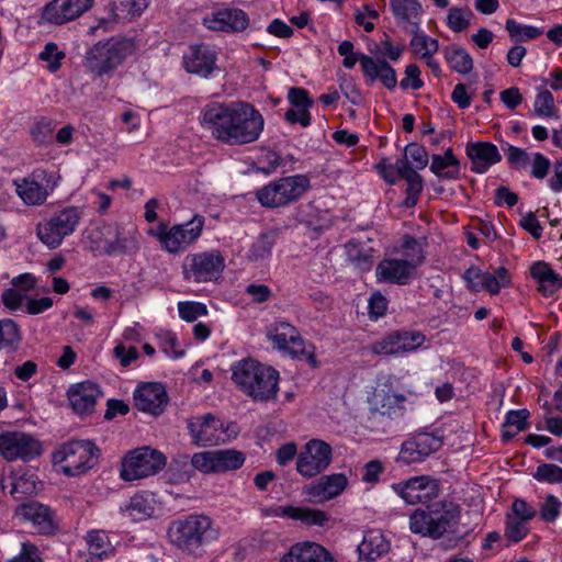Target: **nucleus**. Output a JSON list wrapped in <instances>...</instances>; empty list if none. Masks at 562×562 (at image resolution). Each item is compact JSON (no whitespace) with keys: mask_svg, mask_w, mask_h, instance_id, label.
Segmentation results:
<instances>
[{"mask_svg":"<svg viewBox=\"0 0 562 562\" xmlns=\"http://www.w3.org/2000/svg\"><path fill=\"white\" fill-rule=\"evenodd\" d=\"M201 124L224 144L246 145L259 139L265 120L248 102H213L203 109Z\"/></svg>","mask_w":562,"mask_h":562,"instance_id":"obj_1","label":"nucleus"},{"mask_svg":"<svg viewBox=\"0 0 562 562\" xmlns=\"http://www.w3.org/2000/svg\"><path fill=\"white\" fill-rule=\"evenodd\" d=\"M232 379L248 396L266 401L278 393L279 372L254 359H243L232 368Z\"/></svg>","mask_w":562,"mask_h":562,"instance_id":"obj_2","label":"nucleus"},{"mask_svg":"<svg viewBox=\"0 0 562 562\" xmlns=\"http://www.w3.org/2000/svg\"><path fill=\"white\" fill-rule=\"evenodd\" d=\"M424 259L423 243L414 237L405 236L401 246V256L385 258L378 263L376 281L398 285L408 284Z\"/></svg>","mask_w":562,"mask_h":562,"instance_id":"obj_3","label":"nucleus"},{"mask_svg":"<svg viewBox=\"0 0 562 562\" xmlns=\"http://www.w3.org/2000/svg\"><path fill=\"white\" fill-rule=\"evenodd\" d=\"M168 536L176 547L188 553H196L201 548L218 538V530L206 515L192 514L171 524Z\"/></svg>","mask_w":562,"mask_h":562,"instance_id":"obj_4","label":"nucleus"},{"mask_svg":"<svg viewBox=\"0 0 562 562\" xmlns=\"http://www.w3.org/2000/svg\"><path fill=\"white\" fill-rule=\"evenodd\" d=\"M135 53V43L128 38L111 37L89 47L85 67L94 76H104L121 67Z\"/></svg>","mask_w":562,"mask_h":562,"instance_id":"obj_5","label":"nucleus"},{"mask_svg":"<svg viewBox=\"0 0 562 562\" xmlns=\"http://www.w3.org/2000/svg\"><path fill=\"white\" fill-rule=\"evenodd\" d=\"M457 505L439 502L427 509H416L409 516V530L423 537L439 539L459 520Z\"/></svg>","mask_w":562,"mask_h":562,"instance_id":"obj_6","label":"nucleus"},{"mask_svg":"<svg viewBox=\"0 0 562 562\" xmlns=\"http://www.w3.org/2000/svg\"><path fill=\"white\" fill-rule=\"evenodd\" d=\"M99 459V449L90 440H72L58 447L53 456V464L66 476H78L92 469Z\"/></svg>","mask_w":562,"mask_h":562,"instance_id":"obj_7","label":"nucleus"},{"mask_svg":"<svg viewBox=\"0 0 562 562\" xmlns=\"http://www.w3.org/2000/svg\"><path fill=\"white\" fill-rule=\"evenodd\" d=\"M311 189L306 175H293L270 181L256 192V198L265 207L277 209L300 200Z\"/></svg>","mask_w":562,"mask_h":562,"instance_id":"obj_8","label":"nucleus"},{"mask_svg":"<svg viewBox=\"0 0 562 562\" xmlns=\"http://www.w3.org/2000/svg\"><path fill=\"white\" fill-rule=\"evenodd\" d=\"M82 216L81 207L66 206L41 221L36 226V236L47 248L56 249L76 232Z\"/></svg>","mask_w":562,"mask_h":562,"instance_id":"obj_9","label":"nucleus"},{"mask_svg":"<svg viewBox=\"0 0 562 562\" xmlns=\"http://www.w3.org/2000/svg\"><path fill=\"white\" fill-rule=\"evenodd\" d=\"M204 218L194 215L189 222L168 226L159 223L149 228L147 234L157 239L160 247L168 254H180L187 250L202 234Z\"/></svg>","mask_w":562,"mask_h":562,"instance_id":"obj_10","label":"nucleus"},{"mask_svg":"<svg viewBox=\"0 0 562 562\" xmlns=\"http://www.w3.org/2000/svg\"><path fill=\"white\" fill-rule=\"evenodd\" d=\"M267 338L278 351L292 358L305 357L311 367H318L315 347L307 342L292 324L285 321L273 322L267 328Z\"/></svg>","mask_w":562,"mask_h":562,"instance_id":"obj_11","label":"nucleus"},{"mask_svg":"<svg viewBox=\"0 0 562 562\" xmlns=\"http://www.w3.org/2000/svg\"><path fill=\"white\" fill-rule=\"evenodd\" d=\"M400 379L390 372L378 374L374 385L367 394L370 412L393 417L404 409L406 396L400 391Z\"/></svg>","mask_w":562,"mask_h":562,"instance_id":"obj_12","label":"nucleus"},{"mask_svg":"<svg viewBox=\"0 0 562 562\" xmlns=\"http://www.w3.org/2000/svg\"><path fill=\"white\" fill-rule=\"evenodd\" d=\"M188 429L192 442L199 447H210L228 442L237 437L239 428L234 422H223L212 414L189 419Z\"/></svg>","mask_w":562,"mask_h":562,"instance_id":"obj_13","label":"nucleus"},{"mask_svg":"<svg viewBox=\"0 0 562 562\" xmlns=\"http://www.w3.org/2000/svg\"><path fill=\"white\" fill-rule=\"evenodd\" d=\"M60 176L45 169H36L27 176L13 179L15 194L26 206H41L58 187Z\"/></svg>","mask_w":562,"mask_h":562,"instance_id":"obj_14","label":"nucleus"},{"mask_svg":"<svg viewBox=\"0 0 562 562\" xmlns=\"http://www.w3.org/2000/svg\"><path fill=\"white\" fill-rule=\"evenodd\" d=\"M166 457L158 450L140 447L128 451L121 463L120 476L132 482L155 475L166 465Z\"/></svg>","mask_w":562,"mask_h":562,"instance_id":"obj_15","label":"nucleus"},{"mask_svg":"<svg viewBox=\"0 0 562 562\" xmlns=\"http://www.w3.org/2000/svg\"><path fill=\"white\" fill-rule=\"evenodd\" d=\"M224 268L223 255L217 250H211L189 256L183 266V274L192 282H212L221 278Z\"/></svg>","mask_w":562,"mask_h":562,"instance_id":"obj_16","label":"nucleus"},{"mask_svg":"<svg viewBox=\"0 0 562 562\" xmlns=\"http://www.w3.org/2000/svg\"><path fill=\"white\" fill-rule=\"evenodd\" d=\"M43 453L42 442L23 431H7L0 435V454L7 461H31Z\"/></svg>","mask_w":562,"mask_h":562,"instance_id":"obj_17","label":"nucleus"},{"mask_svg":"<svg viewBox=\"0 0 562 562\" xmlns=\"http://www.w3.org/2000/svg\"><path fill=\"white\" fill-rule=\"evenodd\" d=\"M331 458V447L327 442L311 439L297 454L296 471L305 479L315 477L329 467Z\"/></svg>","mask_w":562,"mask_h":562,"instance_id":"obj_18","label":"nucleus"},{"mask_svg":"<svg viewBox=\"0 0 562 562\" xmlns=\"http://www.w3.org/2000/svg\"><path fill=\"white\" fill-rule=\"evenodd\" d=\"M94 0H52L42 8L41 25H61L76 20L89 11Z\"/></svg>","mask_w":562,"mask_h":562,"instance_id":"obj_19","label":"nucleus"},{"mask_svg":"<svg viewBox=\"0 0 562 562\" xmlns=\"http://www.w3.org/2000/svg\"><path fill=\"white\" fill-rule=\"evenodd\" d=\"M182 66L187 72L209 79L218 70L217 52L205 43L190 45L182 56Z\"/></svg>","mask_w":562,"mask_h":562,"instance_id":"obj_20","label":"nucleus"},{"mask_svg":"<svg viewBox=\"0 0 562 562\" xmlns=\"http://www.w3.org/2000/svg\"><path fill=\"white\" fill-rule=\"evenodd\" d=\"M426 341L419 331H393L371 346V351L378 356H398L419 349Z\"/></svg>","mask_w":562,"mask_h":562,"instance_id":"obj_21","label":"nucleus"},{"mask_svg":"<svg viewBox=\"0 0 562 562\" xmlns=\"http://www.w3.org/2000/svg\"><path fill=\"white\" fill-rule=\"evenodd\" d=\"M392 490L407 504L427 503L438 495L436 480L428 475L414 476L392 484Z\"/></svg>","mask_w":562,"mask_h":562,"instance_id":"obj_22","label":"nucleus"},{"mask_svg":"<svg viewBox=\"0 0 562 562\" xmlns=\"http://www.w3.org/2000/svg\"><path fill=\"white\" fill-rule=\"evenodd\" d=\"M441 446L440 437L427 432L418 434L402 443L396 461L404 465L420 463Z\"/></svg>","mask_w":562,"mask_h":562,"instance_id":"obj_23","label":"nucleus"},{"mask_svg":"<svg viewBox=\"0 0 562 562\" xmlns=\"http://www.w3.org/2000/svg\"><path fill=\"white\" fill-rule=\"evenodd\" d=\"M348 486L344 473L324 475L304 486L303 494L314 504H323L338 497Z\"/></svg>","mask_w":562,"mask_h":562,"instance_id":"obj_24","label":"nucleus"},{"mask_svg":"<svg viewBox=\"0 0 562 562\" xmlns=\"http://www.w3.org/2000/svg\"><path fill=\"white\" fill-rule=\"evenodd\" d=\"M464 278L473 291H487L491 294H497L501 289L507 288L510 283V274L507 269L501 267L494 272L480 271L470 268L465 271Z\"/></svg>","mask_w":562,"mask_h":562,"instance_id":"obj_25","label":"nucleus"},{"mask_svg":"<svg viewBox=\"0 0 562 562\" xmlns=\"http://www.w3.org/2000/svg\"><path fill=\"white\" fill-rule=\"evenodd\" d=\"M138 411L153 415L160 414L168 401L167 392L161 383L148 382L136 387L133 394Z\"/></svg>","mask_w":562,"mask_h":562,"instance_id":"obj_26","label":"nucleus"},{"mask_svg":"<svg viewBox=\"0 0 562 562\" xmlns=\"http://www.w3.org/2000/svg\"><path fill=\"white\" fill-rule=\"evenodd\" d=\"M278 562H338L322 544L314 541H300L292 544Z\"/></svg>","mask_w":562,"mask_h":562,"instance_id":"obj_27","label":"nucleus"},{"mask_svg":"<svg viewBox=\"0 0 562 562\" xmlns=\"http://www.w3.org/2000/svg\"><path fill=\"white\" fill-rule=\"evenodd\" d=\"M248 24L249 18L240 9H223L203 18V25L213 31L241 32Z\"/></svg>","mask_w":562,"mask_h":562,"instance_id":"obj_28","label":"nucleus"},{"mask_svg":"<svg viewBox=\"0 0 562 562\" xmlns=\"http://www.w3.org/2000/svg\"><path fill=\"white\" fill-rule=\"evenodd\" d=\"M38 484L40 482L35 472L29 468L15 469L9 476H2L0 480L1 488L4 491L9 487L10 494L16 499L36 493Z\"/></svg>","mask_w":562,"mask_h":562,"instance_id":"obj_29","label":"nucleus"},{"mask_svg":"<svg viewBox=\"0 0 562 562\" xmlns=\"http://www.w3.org/2000/svg\"><path fill=\"white\" fill-rule=\"evenodd\" d=\"M392 14L396 24L407 31L420 27L423 5L419 0H390Z\"/></svg>","mask_w":562,"mask_h":562,"instance_id":"obj_30","label":"nucleus"},{"mask_svg":"<svg viewBox=\"0 0 562 562\" xmlns=\"http://www.w3.org/2000/svg\"><path fill=\"white\" fill-rule=\"evenodd\" d=\"M101 397L100 387L92 382H82L68 390V400L72 409L80 414H91Z\"/></svg>","mask_w":562,"mask_h":562,"instance_id":"obj_31","label":"nucleus"},{"mask_svg":"<svg viewBox=\"0 0 562 562\" xmlns=\"http://www.w3.org/2000/svg\"><path fill=\"white\" fill-rule=\"evenodd\" d=\"M362 71L369 83L380 81L389 90H393L397 85L395 70L382 58L363 56Z\"/></svg>","mask_w":562,"mask_h":562,"instance_id":"obj_32","label":"nucleus"},{"mask_svg":"<svg viewBox=\"0 0 562 562\" xmlns=\"http://www.w3.org/2000/svg\"><path fill=\"white\" fill-rule=\"evenodd\" d=\"M391 544L381 530L370 529L363 535L358 544L359 558L366 561H375L390 551Z\"/></svg>","mask_w":562,"mask_h":562,"instance_id":"obj_33","label":"nucleus"},{"mask_svg":"<svg viewBox=\"0 0 562 562\" xmlns=\"http://www.w3.org/2000/svg\"><path fill=\"white\" fill-rule=\"evenodd\" d=\"M18 516L33 524L41 533H48L53 530V513L49 507L37 502H30L21 505L16 512Z\"/></svg>","mask_w":562,"mask_h":562,"instance_id":"obj_34","label":"nucleus"},{"mask_svg":"<svg viewBox=\"0 0 562 562\" xmlns=\"http://www.w3.org/2000/svg\"><path fill=\"white\" fill-rule=\"evenodd\" d=\"M467 155L472 162V170L484 173L501 160L497 147L492 143H473L467 146Z\"/></svg>","mask_w":562,"mask_h":562,"instance_id":"obj_35","label":"nucleus"},{"mask_svg":"<svg viewBox=\"0 0 562 562\" xmlns=\"http://www.w3.org/2000/svg\"><path fill=\"white\" fill-rule=\"evenodd\" d=\"M85 541L88 549L89 561L99 562L111 558L115 548L104 530L91 529L87 531Z\"/></svg>","mask_w":562,"mask_h":562,"instance_id":"obj_36","label":"nucleus"},{"mask_svg":"<svg viewBox=\"0 0 562 562\" xmlns=\"http://www.w3.org/2000/svg\"><path fill=\"white\" fill-rule=\"evenodd\" d=\"M156 509V501L153 494L143 492L132 496L128 502L121 506V512L134 521H142L150 518Z\"/></svg>","mask_w":562,"mask_h":562,"instance_id":"obj_37","label":"nucleus"},{"mask_svg":"<svg viewBox=\"0 0 562 562\" xmlns=\"http://www.w3.org/2000/svg\"><path fill=\"white\" fill-rule=\"evenodd\" d=\"M531 276L538 282L539 290L546 296L552 295L562 288V279L546 262L538 261L533 263Z\"/></svg>","mask_w":562,"mask_h":562,"instance_id":"obj_38","label":"nucleus"},{"mask_svg":"<svg viewBox=\"0 0 562 562\" xmlns=\"http://www.w3.org/2000/svg\"><path fill=\"white\" fill-rule=\"evenodd\" d=\"M430 170L439 178L454 180L460 176V164L452 149L448 148L443 155L432 156Z\"/></svg>","mask_w":562,"mask_h":562,"instance_id":"obj_39","label":"nucleus"},{"mask_svg":"<svg viewBox=\"0 0 562 562\" xmlns=\"http://www.w3.org/2000/svg\"><path fill=\"white\" fill-rule=\"evenodd\" d=\"M442 54L451 70L460 75H468L472 71L473 58L463 47L456 44L445 46Z\"/></svg>","mask_w":562,"mask_h":562,"instance_id":"obj_40","label":"nucleus"},{"mask_svg":"<svg viewBox=\"0 0 562 562\" xmlns=\"http://www.w3.org/2000/svg\"><path fill=\"white\" fill-rule=\"evenodd\" d=\"M412 34L409 48L412 53L419 59L434 57L439 50L438 40L430 37L419 29L416 31H407Z\"/></svg>","mask_w":562,"mask_h":562,"instance_id":"obj_41","label":"nucleus"},{"mask_svg":"<svg viewBox=\"0 0 562 562\" xmlns=\"http://www.w3.org/2000/svg\"><path fill=\"white\" fill-rule=\"evenodd\" d=\"M347 259L359 270L368 271L372 267L373 249L359 241H349L345 246Z\"/></svg>","mask_w":562,"mask_h":562,"instance_id":"obj_42","label":"nucleus"},{"mask_svg":"<svg viewBox=\"0 0 562 562\" xmlns=\"http://www.w3.org/2000/svg\"><path fill=\"white\" fill-rule=\"evenodd\" d=\"M292 520H297L307 527H324L330 518L322 509L293 505Z\"/></svg>","mask_w":562,"mask_h":562,"instance_id":"obj_43","label":"nucleus"},{"mask_svg":"<svg viewBox=\"0 0 562 562\" xmlns=\"http://www.w3.org/2000/svg\"><path fill=\"white\" fill-rule=\"evenodd\" d=\"M149 4V0H117L112 9L115 21H127L138 16Z\"/></svg>","mask_w":562,"mask_h":562,"instance_id":"obj_44","label":"nucleus"},{"mask_svg":"<svg viewBox=\"0 0 562 562\" xmlns=\"http://www.w3.org/2000/svg\"><path fill=\"white\" fill-rule=\"evenodd\" d=\"M473 12L468 8L453 7L448 10L446 25L454 33L467 31L473 20Z\"/></svg>","mask_w":562,"mask_h":562,"instance_id":"obj_45","label":"nucleus"},{"mask_svg":"<svg viewBox=\"0 0 562 562\" xmlns=\"http://www.w3.org/2000/svg\"><path fill=\"white\" fill-rule=\"evenodd\" d=\"M216 454L217 472L237 470L245 462L244 454L237 450H216Z\"/></svg>","mask_w":562,"mask_h":562,"instance_id":"obj_46","label":"nucleus"},{"mask_svg":"<svg viewBox=\"0 0 562 562\" xmlns=\"http://www.w3.org/2000/svg\"><path fill=\"white\" fill-rule=\"evenodd\" d=\"M506 30L514 41H529L541 35L542 31L532 25H526L518 23L514 19H508L506 21Z\"/></svg>","mask_w":562,"mask_h":562,"instance_id":"obj_47","label":"nucleus"},{"mask_svg":"<svg viewBox=\"0 0 562 562\" xmlns=\"http://www.w3.org/2000/svg\"><path fill=\"white\" fill-rule=\"evenodd\" d=\"M562 508V502L553 494H548L539 505V516L541 520L548 524L554 522Z\"/></svg>","mask_w":562,"mask_h":562,"instance_id":"obj_48","label":"nucleus"},{"mask_svg":"<svg viewBox=\"0 0 562 562\" xmlns=\"http://www.w3.org/2000/svg\"><path fill=\"white\" fill-rule=\"evenodd\" d=\"M207 307L204 303L195 301H183L178 303V313L181 319L192 323L200 317L207 315Z\"/></svg>","mask_w":562,"mask_h":562,"instance_id":"obj_49","label":"nucleus"},{"mask_svg":"<svg viewBox=\"0 0 562 562\" xmlns=\"http://www.w3.org/2000/svg\"><path fill=\"white\" fill-rule=\"evenodd\" d=\"M65 58V53L54 42L45 44L43 50L40 53V59L47 64L50 72L59 69L61 60Z\"/></svg>","mask_w":562,"mask_h":562,"instance_id":"obj_50","label":"nucleus"},{"mask_svg":"<svg viewBox=\"0 0 562 562\" xmlns=\"http://www.w3.org/2000/svg\"><path fill=\"white\" fill-rule=\"evenodd\" d=\"M532 477L538 482L549 484L562 483V468L553 463H542L537 467Z\"/></svg>","mask_w":562,"mask_h":562,"instance_id":"obj_51","label":"nucleus"},{"mask_svg":"<svg viewBox=\"0 0 562 562\" xmlns=\"http://www.w3.org/2000/svg\"><path fill=\"white\" fill-rule=\"evenodd\" d=\"M216 450L198 452L192 456V467L202 473L217 472Z\"/></svg>","mask_w":562,"mask_h":562,"instance_id":"obj_52","label":"nucleus"},{"mask_svg":"<svg viewBox=\"0 0 562 562\" xmlns=\"http://www.w3.org/2000/svg\"><path fill=\"white\" fill-rule=\"evenodd\" d=\"M21 339L18 325L12 319L0 321V348L15 346Z\"/></svg>","mask_w":562,"mask_h":562,"instance_id":"obj_53","label":"nucleus"},{"mask_svg":"<svg viewBox=\"0 0 562 562\" xmlns=\"http://www.w3.org/2000/svg\"><path fill=\"white\" fill-rule=\"evenodd\" d=\"M379 18V12L370 4H363L355 9V22L368 33L374 30L373 21Z\"/></svg>","mask_w":562,"mask_h":562,"instance_id":"obj_54","label":"nucleus"},{"mask_svg":"<svg viewBox=\"0 0 562 562\" xmlns=\"http://www.w3.org/2000/svg\"><path fill=\"white\" fill-rule=\"evenodd\" d=\"M528 416H529V413L526 409L509 411L506 414L505 426L508 428L513 427L514 431H505L504 436L507 438H512L517 432L525 430L526 426H527Z\"/></svg>","mask_w":562,"mask_h":562,"instance_id":"obj_55","label":"nucleus"},{"mask_svg":"<svg viewBox=\"0 0 562 562\" xmlns=\"http://www.w3.org/2000/svg\"><path fill=\"white\" fill-rule=\"evenodd\" d=\"M535 112L541 117H551L554 115V99L550 91L541 90L538 92L535 103Z\"/></svg>","mask_w":562,"mask_h":562,"instance_id":"obj_56","label":"nucleus"},{"mask_svg":"<svg viewBox=\"0 0 562 562\" xmlns=\"http://www.w3.org/2000/svg\"><path fill=\"white\" fill-rule=\"evenodd\" d=\"M272 244L267 236L257 238L247 252V259L250 261H260L271 255Z\"/></svg>","mask_w":562,"mask_h":562,"instance_id":"obj_57","label":"nucleus"},{"mask_svg":"<svg viewBox=\"0 0 562 562\" xmlns=\"http://www.w3.org/2000/svg\"><path fill=\"white\" fill-rule=\"evenodd\" d=\"M387 306L389 301L385 295L379 291L372 293L368 301V312L370 318L378 321L380 317L384 316L387 311Z\"/></svg>","mask_w":562,"mask_h":562,"instance_id":"obj_58","label":"nucleus"},{"mask_svg":"<svg viewBox=\"0 0 562 562\" xmlns=\"http://www.w3.org/2000/svg\"><path fill=\"white\" fill-rule=\"evenodd\" d=\"M528 530L525 521L515 519L512 515H507L505 536L508 540L518 542L527 536Z\"/></svg>","mask_w":562,"mask_h":562,"instance_id":"obj_59","label":"nucleus"},{"mask_svg":"<svg viewBox=\"0 0 562 562\" xmlns=\"http://www.w3.org/2000/svg\"><path fill=\"white\" fill-rule=\"evenodd\" d=\"M404 180L407 182L405 205L407 207H412L416 205L418 201L419 194L423 190V180L417 172L411 173V176Z\"/></svg>","mask_w":562,"mask_h":562,"instance_id":"obj_60","label":"nucleus"},{"mask_svg":"<svg viewBox=\"0 0 562 562\" xmlns=\"http://www.w3.org/2000/svg\"><path fill=\"white\" fill-rule=\"evenodd\" d=\"M338 53L344 57L342 65L347 69L353 68L358 61L362 66V57L366 56L362 53H356L350 41H342L338 45Z\"/></svg>","mask_w":562,"mask_h":562,"instance_id":"obj_61","label":"nucleus"},{"mask_svg":"<svg viewBox=\"0 0 562 562\" xmlns=\"http://www.w3.org/2000/svg\"><path fill=\"white\" fill-rule=\"evenodd\" d=\"M54 128L55 124L53 120L48 117H41L33 124L31 135L37 143H44L48 137H50Z\"/></svg>","mask_w":562,"mask_h":562,"instance_id":"obj_62","label":"nucleus"},{"mask_svg":"<svg viewBox=\"0 0 562 562\" xmlns=\"http://www.w3.org/2000/svg\"><path fill=\"white\" fill-rule=\"evenodd\" d=\"M512 517L521 521H529L536 517V508L522 498H516L512 505Z\"/></svg>","mask_w":562,"mask_h":562,"instance_id":"obj_63","label":"nucleus"},{"mask_svg":"<svg viewBox=\"0 0 562 562\" xmlns=\"http://www.w3.org/2000/svg\"><path fill=\"white\" fill-rule=\"evenodd\" d=\"M113 356L123 368H126L138 359L139 353L136 347H126L123 342H117L113 348Z\"/></svg>","mask_w":562,"mask_h":562,"instance_id":"obj_64","label":"nucleus"}]
</instances>
